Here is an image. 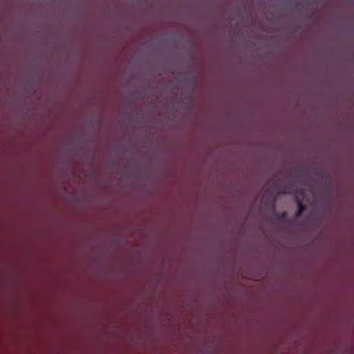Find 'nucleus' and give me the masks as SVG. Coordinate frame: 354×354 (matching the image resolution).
<instances>
[{"label": "nucleus", "mask_w": 354, "mask_h": 354, "mask_svg": "<svg viewBox=\"0 0 354 354\" xmlns=\"http://www.w3.org/2000/svg\"><path fill=\"white\" fill-rule=\"evenodd\" d=\"M278 193L280 194H290L294 193V188L291 185H281L277 187Z\"/></svg>", "instance_id": "1"}, {"label": "nucleus", "mask_w": 354, "mask_h": 354, "mask_svg": "<svg viewBox=\"0 0 354 354\" xmlns=\"http://www.w3.org/2000/svg\"><path fill=\"white\" fill-rule=\"evenodd\" d=\"M297 205L298 207V212L296 214L297 217H299L301 215V214L304 212V211L306 209V207L304 205H303L302 202L300 201H298L297 203Z\"/></svg>", "instance_id": "2"}, {"label": "nucleus", "mask_w": 354, "mask_h": 354, "mask_svg": "<svg viewBox=\"0 0 354 354\" xmlns=\"http://www.w3.org/2000/svg\"><path fill=\"white\" fill-rule=\"evenodd\" d=\"M274 204H275V201H272V206H274Z\"/></svg>", "instance_id": "3"}]
</instances>
